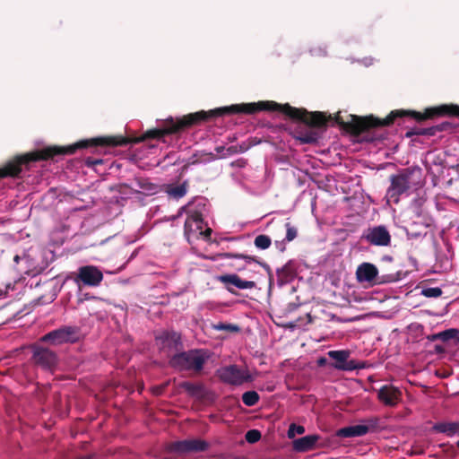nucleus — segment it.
<instances>
[{
    "mask_svg": "<svg viewBox=\"0 0 459 459\" xmlns=\"http://www.w3.org/2000/svg\"><path fill=\"white\" fill-rule=\"evenodd\" d=\"M407 275V272L396 271L395 273H383L378 275L376 265L370 263H363L357 268L356 276L359 282H374L375 284H385L398 281Z\"/></svg>",
    "mask_w": 459,
    "mask_h": 459,
    "instance_id": "nucleus-1",
    "label": "nucleus"
},
{
    "mask_svg": "<svg viewBox=\"0 0 459 459\" xmlns=\"http://www.w3.org/2000/svg\"><path fill=\"white\" fill-rule=\"evenodd\" d=\"M206 357L202 350H191L175 353L169 360V365L178 370L200 371L203 369Z\"/></svg>",
    "mask_w": 459,
    "mask_h": 459,
    "instance_id": "nucleus-2",
    "label": "nucleus"
},
{
    "mask_svg": "<svg viewBox=\"0 0 459 459\" xmlns=\"http://www.w3.org/2000/svg\"><path fill=\"white\" fill-rule=\"evenodd\" d=\"M412 175V170L405 169L397 175L390 176L391 184L386 191V197L389 202L399 203L400 196L405 194L411 187V178Z\"/></svg>",
    "mask_w": 459,
    "mask_h": 459,
    "instance_id": "nucleus-3",
    "label": "nucleus"
},
{
    "mask_svg": "<svg viewBox=\"0 0 459 459\" xmlns=\"http://www.w3.org/2000/svg\"><path fill=\"white\" fill-rule=\"evenodd\" d=\"M82 337V331L78 326L65 325L53 330L40 338V342H49L52 345L74 343Z\"/></svg>",
    "mask_w": 459,
    "mask_h": 459,
    "instance_id": "nucleus-4",
    "label": "nucleus"
},
{
    "mask_svg": "<svg viewBox=\"0 0 459 459\" xmlns=\"http://www.w3.org/2000/svg\"><path fill=\"white\" fill-rule=\"evenodd\" d=\"M209 448V443L201 438H192L171 442L167 445L166 450L169 453L178 455L186 453L204 452Z\"/></svg>",
    "mask_w": 459,
    "mask_h": 459,
    "instance_id": "nucleus-5",
    "label": "nucleus"
},
{
    "mask_svg": "<svg viewBox=\"0 0 459 459\" xmlns=\"http://www.w3.org/2000/svg\"><path fill=\"white\" fill-rule=\"evenodd\" d=\"M220 378L222 382L233 385H240L254 379L247 368H240L237 365L222 368L220 370Z\"/></svg>",
    "mask_w": 459,
    "mask_h": 459,
    "instance_id": "nucleus-6",
    "label": "nucleus"
},
{
    "mask_svg": "<svg viewBox=\"0 0 459 459\" xmlns=\"http://www.w3.org/2000/svg\"><path fill=\"white\" fill-rule=\"evenodd\" d=\"M31 349V359L35 365L50 371L56 367L58 359L54 351L38 344L33 345Z\"/></svg>",
    "mask_w": 459,
    "mask_h": 459,
    "instance_id": "nucleus-7",
    "label": "nucleus"
},
{
    "mask_svg": "<svg viewBox=\"0 0 459 459\" xmlns=\"http://www.w3.org/2000/svg\"><path fill=\"white\" fill-rule=\"evenodd\" d=\"M327 355L334 361L331 366L338 370L352 371L355 369L364 368V363L357 362L350 359L351 351L349 350L329 351Z\"/></svg>",
    "mask_w": 459,
    "mask_h": 459,
    "instance_id": "nucleus-8",
    "label": "nucleus"
},
{
    "mask_svg": "<svg viewBox=\"0 0 459 459\" xmlns=\"http://www.w3.org/2000/svg\"><path fill=\"white\" fill-rule=\"evenodd\" d=\"M361 238L376 247H389L392 242L391 234L384 225L368 228L363 231Z\"/></svg>",
    "mask_w": 459,
    "mask_h": 459,
    "instance_id": "nucleus-9",
    "label": "nucleus"
},
{
    "mask_svg": "<svg viewBox=\"0 0 459 459\" xmlns=\"http://www.w3.org/2000/svg\"><path fill=\"white\" fill-rule=\"evenodd\" d=\"M440 117H459V105L442 104L436 107L427 108L423 112L418 111V122L433 119Z\"/></svg>",
    "mask_w": 459,
    "mask_h": 459,
    "instance_id": "nucleus-10",
    "label": "nucleus"
},
{
    "mask_svg": "<svg viewBox=\"0 0 459 459\" xmlns=\"http://www.w3.org/2000/svg\"><path fill=\"white\" fill-rule=\"evenodd\" d=\"M160 350L170 359L182 349L181 335L176 332H166L160 337Z\"/></svg>",
    "mask_w": 459,
    "mask_h": 459,
    "instance_id": "nucleus-11",
    "label": "nucleus"
},
{
    "mask_svg": "<svg viewBox=\"0 0 459 459\" xmlns=\"http://www.w3.org/2000/svg\"><path fill=\"white\" fill-rule=\"evenodd\" d=\"M216 280L223 283L225 289L231 294H237V291L231 286L239 290L254 289L256 286L255 281L243 280L235 273L218 275Z\"/></svg>",
    "mask_w": 459,
    "mask_h": 459,
    "instance_id": "nucleus-12",
    "label": "nucleus"
},
{
    "mask_svg": "<svg viewBox=\"0 0 459 459\" xmlns=\"http://www.w3.org/2000/svg\"><path fill=\"white\" fill-rule=\"evenodd\" d=\"M77 279L86 286L96 287L102 281L103 273L96 266L84 265L78 269Z\"/></svg>",
    "mask_w": 459,
    "mask_h": 459,
    "instance_id": "nucleus-13",
    "label": "nucleus"
},
{
    "mask_svg": "<svg viewBox=\"0 0 459 459\" xmlns=\"http://www.w3.org/2000/svg\"><path fill=\"white\" fill-rule=\"evenodd\" d=\"M402 391L392 385H385L377 391V399L388 407H395L402 401Z\"/></svg>",
    "mask_w": 459,
    "mask_h": 459,
    "instance_id": "nucleus-14",
    "label": "nucleus"
},
{
    "mask_svg": "<svg viewBox=\"0 0 459 459\" xmlns=\"http://www.w3.org/2000/svg\"><path fill=\"white\" fill-rule=\"evenodd\" d=\"M203 229L204 219L202 213L195 211L188 214L184 225L185 235L189 238L192 233L199 232V234H203Z\"/></svg>",
    "mask_w": 459,
    "mask_h": 459,
    "instance_id": "nucleus-15",
    "label": "nucleus"
},
{
    "mask_svg": "<svg viewBox=\"0 0 459 459\" xmlns=\"http://www.w3.org/2000/svg\"><path fill=\"white\" fill-rule=\"evenodd\" d=\"M319 439L320 436L316 434L302 437L292 442V449L298 453L311 451L316 447V444Z\"/></svg>",
    "mask_w": 459,
    "mask_h": 459,
    "instance_id": "nucleus-16",
    "label": "nucleus"
},
{
    "mask_svg": "<svg viewBox=\"0 0 459 459\" xmlns=\"http://www.w3.org/2000/svg\"><path fill=\"white\" fill-rule=\"evenodd\" d=\"M434 433L445 434L447 437H459V420L457 421H437L431 428Z\"/></svg>",
    "mask_w": 459,
    "mask_h": 459,
    "instance_id": "nucleus-17",
    "label": "nucleus"
},
{
    "mask_svg": "<svg viewBox=\"0 0 459 459\" xmlns=\"http://www.w3.org/2000/svg\"><path fill=\"white\" fill-rule=\"evenodd\" d=\"M282 229H285L286 230L285 238L282 240L274 241L276 247L281 252L285 250L284 242H290L294 240L298 236V229L290 222H285L282 226Z\"/></svg>",
    "mask_w": 459,
    "mask_h": 459,
    "instance_id": "nucleus-18",
    "label": "nucleus"
},
{
    "mask_svg": "<svg viewBox=\"0 0 459 459\" xmlns=\"http://www.w3.org/2000/svg\"><path fill=\"white\" fill-rule=\"evenodd\" d=\"M368 433V428L364 425H354L340 429L337 436L341 437H362Z\"/></svg>",
    "mask_w": 459,
    "mask_h": 459,
    "instance_id": "nucleus-19",
    "label": "nucleus"
},
{
    "mask_svg": "<svg viewBox=\"0 0 459 459\" xmlns=\"http://www.w3.org/2000/svg\"><path fill=\"white\" fill-rule=\"evenodd\" d=\"M188 184L186 181L183 182L181 185L176 186L173 184H169L165 186V193L168 194L170 197L174 199H180L186 195L187 192Z\"/></svg>",
    "mask_w": 459,
    "mask_h": 459,
    "instance_id": "nucleus-20",
    "label": "nucleus"
},
{
    "mask_svg": "<svg viewBox=\"0 0 459 459\" xmlns=\"http://www.w3.org/2000/svg\"><path fill=\"white\" fill-rule=\"evenodd\" d=\"M276 273L280 284H284L290 281L295 275V272L290 264H287L281 268L277 269Z\"/></svg>",
    "mask_w": 459,
    "mask_h": 459,
    "instance_id": "nucleus-21",
    "label": "nucleus"
},
{
    "mask_svg": "<svg viewBox=\"0 0 459 459\" xmlns=\"http://www.w3.org/2000/svg\"><path fill=\"white\" fill-rule=\"evenodd\" d=\"M220 256H221L223 258H241V259H244L247 263L255 262V263L261 264L262 266L266 268L268 270V272H270V267L267 264L259 262L256 259V257L253 256V255H243V254H235V253H223V254H221Z\"/></svg>",
    "mask_w": 459,
    "mask_h": 459,
    "instance_id": "nucleus-22",
    "label": "nucleus"
},
{
    "mask_svg": "<svg viewBox=\"0 0 459 459\" xmlns=\"http://www.w3.org/2000/svg\"><path fill=\"white\" fill-rule=\"evenodd\" d=\"M180 387L192 396L200 394L204 389L202 385L194 384L188 381L181 383Z\"/></svg>",
    "mask_w": 459,
    "mask_h": 459,
    "instance_id": "nucleus-23",
    "label": "nucleus"
},
{
    "mask_svg": "<svg viewBox=\"0 0 459 459\" xmlns=\"http://www.w3.org/2000/svg\"><path fill=\"white\" fill-rule=\"evenodd\" d=\"M212 329L217 331H225L229 333H238L240 332V327L238 325L230 324V323H222L219 322L217 324L212 325Z\"/></svg>",
    "mask_w": 459,
    "mask_h": 459,
    "instance_id": "nucleus-24",
    "label": "nucleus"
},
{
    "mask_svg": "<svg viewBox=\"0 0 459 459\" xmlns=\"http://www.w3.org/2000/svg\"><path fill=\"white\" fill-rule=\"evenodd\" d=\"M260 396L255 391H247L242 394V402L247 406H254L259 402Z\"/></svg>",
    "mask_w": 459,
    "mask_h": 459,
    "instance_id": "nucleus-25",
    "label": "nucleus"
},
{
    "mask_svg": "<svg viewBox=\"0 0 459 459\" xmlns=\"http://www.w3.org/2000/svg\"><path fill=\"white\" fill-rule=\"evenodd\" d=\"M272 244V239L267 235H258L255 238L254 245L256 248L261 250H265L270 247Z\"/></svg>",
    "mask_w": 459,
    "mask_h": 459,
    "instance_id": "nucleus-26",
    "label": "nucleus"
},
{
    "mask_svg": "<svg viewBox=\"0 0 459 459\" xmlns=\"http://www.w3.org/2000/svg\"><path fill=\"white\" fill-rule=\"evenodd\" d=\"M440 340L447 342L451 339H456L459 342V330L455 328H450L439 333Z\"/></svg>",
    "mask_w": 459,
    "mask_h": 459,
    "instance_id": "nucleus-27",
    "label": "nucleus"
},
{
    "mask_svg": "<svg viewBox=\"0 0 459 459\" xmlns=\"http://www.w3.org/2000/svg\"><path fill=\"white\" fill-rule=\"evenodd\" d=\"M414 135L432 136L431 126L428 128L413 127L406 132L405 136L411 138Z\"/></svg>",
    "mask_w": 459,
    "mask_h": 459,
    "instance_id": "nucleus-28",
    "label": "nucleus"
},
{
    "mask_svg": "<svg viewBox=\"0 0 459 459\" xmlns=\"http://www.w3.org/2000/svg\"><path fill=\"white\" fill-rule=\"evenodd\" d=\"M306 431L305 428L301 425H297L295 423H291L289 427V429H288V432H287V436L290 439H292L295 437V436L298 434V435H302L304 434Z\"/></svg>",
    "mask_w": 459,
    "mask_h": 459,
    "instance_id": "nucleus-29",
    "label": "nucleus"
},
{
    "mask_svg": "<svg viewBox=\"0 0 459 459\" xmlns=\"http://www.w3.org/2000/svg\"><path fill=\"white\" fill-rule=\"evenodd\" d=\"M380 422L381 420L378 417H372L366 420V424H364V426L368 428V433L370 431L373 432L381 429Z\"/></svg>",
    "mask_w": 459,
    "mask_h": 459,
    "instance_id": "nucleus-30",
    "label": "nucleus"
},
{
    "mask_svg": "<svg viewBox=\"0 0 459 459\" xmlns=\"http://www.w3.org/2000/svg\"><path fill=\"white\" fill-rule=\"evenodd\" d=\"M262 437L261 432L257 429H250L247 431L245 438L249 444H255L258 442Z\"/></svg>",
    "mask_w": 459,
    "mask_h": 459,
    "instance_id": "nucleus-31",
    "label": "nucleus"
},
{
    "mask_svg": "<svg viewBox=\"0 0 459 459\" xmlns=\"http://www.w3.org/2000/svg\"><path fill=\"white\" fill-rule=\"evenodd\" d=\"M299 141L303 143H313L317 141V134L312 131L301 134L299 137Z\"/></svg>",
    "mask_w": 459,
    "mask_h": 459,
    "instance_id": "nucleus-32",
    "label": "nucleus"
},
{
    "mask_svg": "<svg viewBox=\"0 0 459 459\" xmlns=\"http://www.w3.org/2000/svg\"><path fill=\"white\" fill-rule=\"evenodd\" d=\"M422 294L427 298H438L442 295V290L438 287H429L424 289Z\"/></svg>",
    "mask_w": 459,
    "mask_h": 459,
    "instance_id": "nucleus-33",
    "label": "nucleus"
},
{
    "mask_svg": "<svg viewBox=\"0 0 459 459\" xmlns=\"http://www.w3.org/2000/svg\"><path fill=\"white\" fill-rule=\"evenodd\" d=\"M439 447L442 448L443 452L449 456L455 457L458 454V452H457L458 448L449 443L440 444Z\"/></svg>",
    "mask_w": 459,
    "mask_h": 459,
    "instance_id": "nucleus-34",
    "label": "nucleus"
},
{
    "mask_svg": "<svg viewBox=\"0 0 459 459\" xmlns=\"http://www.w3.org/2000/svg\"><path fill=\"white\" fill-rule=\"evenodd\" d=\"M452 128V124L449 122H443L439 125L431 126L432 136L436 135L437 133L448 131Z\"/></svg>",
    "mask_w": 459,
    "mask_h": 459,
    "instance_id": "nucleus-35",
    "label": "nucleus"
},
{
    "mask_svg": "<svg viewBox=\"0 0 459 459\" xmlns=\"http://www.w3.org/2000/svg\"><path fill=\"white\" fill-rule=\"evenodd\" d=\"M244 152V149L242 147H238V146L232 145V146L226 148V152L224 154H222V157L224 158L226 156L233 155V154H236L238 152Z\"/></svg>",
    "mask_w": 459,
    "mask_h": 459,
    "instance_id": "nucleus-36",
    "label": "nucleus"
},
{
    "mask_svg": "<svg viewBox=\"0 0 459 459\" xmlns=\"http://www.w3.org/2000/svg\"><path fill=\"white\" fill-rule=\"evenodd\" d=\"M102 163H103V160L101 159H94L91 157H88L85 160V165L87 167H94L96 165L102 164Z\"/></svg>",
    "mask_w": 459,
    "mask_h": 459,
    "instance_id": "nucleus-37",
    "label": "nucleus"
},
{
    "mask_svg": "<svg viewBox=\"0 0 459 459\" xmlns=\"http://www.w3.org/2000/svg\"><path fill=\"white\" fill-rule=\"evenodd\" d=\"M137 184L139 186V187L143 188V189H145V190H152V184L150 183H147V182H143V180H138L137 181Z\"/></svg>",
    "mask_w": 459,
    "mask_h": 459,
    "instance_id": "nucleus-38",
    "label": "nucleus"
},
{
    "mask_svg": "<svg viewBox=\"0 0 459 459\" xmlns=\"http://www.w3.org/2000/svg\"><path fill=\"white\" fill-rule=\"evenodd\" d=\"M299 305L296 303H289L287 307L288 312H292L298 308Z\"/></svg>",
    "mask_w": 459,
    "mask_h": 459,
    "instance_id": "nucleus-39",
    "label": "nucleus"
},
{
    "mask_svg": "<svg viewBox=\"0 0 459 459\" xmlns=\"http://www.w3.org/2000/svg\"><path fill=\"white\" fill-rule=\"evenodd\" d=\"M215 151L217 153L221 154L222 156V154H224L226 152V147L224 146H217L215 148Z\"/></svg>",
    "mask_w": 459,
    "mask_h": 459,
    "instance_id": "nucleus-40",
    "label": "nucleus"
},
{
    "mask_svg": "<svg viewBox=\"0 0 459 459\" xmlns=\"http://www.w3.org/2000/svg\"><path fill=\"white\" fill-rule=\"evenodd\" d=\"M326 363H327V359L324 357H321L317 359V365L320 367L326 365Z\"/></svg>",
    "mask_w": 459,
    "mask_h": 459,
    "instance_id": "nucleus-41",
    "label": "nucleus"
},
{
    "mask_svg": "<svg viewBox=\"0 0 459 459\" xmlns=\"http://www.w3.org/2000/svg\"><path fill=\"white\" fill-rule=\"evenodd\" d=\"M428 339H429V341H437V340H440L439 333H435V334H432V335L428 336Z\"/></svg>",
    "mask_w": 459,
    "mask_h": 459,
    "instance_id": "nucleus-42",
    "label": "nucleus"
},
{
    "mask_svg": "<svg viewBox=\"0 0 459 459\" xmlns=\"http://www.w3.org/2000/svg\"><path fill=\"white\" fill-rule=\"evenodd\" d=\"M435 351L437 353H444L445 352V348L441 345H435Z\"/></svg>",
    "mask_w": 459,
    "mask_h": 459,
    "instance_id": "nucleus-43",
    "label": "nucleus"
},
{
    "mask_svg": "<svg viewBox=\"0 0 459 459\" xmlns=\"http://www.w3.org/2000/svg\"><path fill=\"white\" fill-rule=\"evenodd\" d=\"M212 229L207 228L204 231H203L202 235H204L205 238H210L212 235Z\"/></svg>",
    "mask_w": 459,
    "mask_h": 459,
    "instance_id": "nucleus-44",
    "label": "nucleus"
},
{
    "mask_svg": "<svg viewBox=\"0 0 459 459\" xmlns=\"http://www.w3.org/2000/svg\"><path fill=\"white\" fill-rule=\"evenodd\" d=\"M383 260H384V261L392 262V261H393V257H392V256H390V255H385V256L383 257Z\"/></svg>",
    "mask_w": 459,
    "mask_h": 459,
    "instance_id": "nucleus-45",
    "label": "nucleus"
},
{
    "mask_svg": "<svg viewBox=\"0 0 459 459\" xmlns=\"http://www.w3.org/2000/svg\"><path fill=\"white\" fill-rule=\"evenodd\" d=\"M376 139H377V137H375V136L365 137V140L368 142H372V141H375Z\"/></svg>",
    "mask_w": 459,
    "mask_h": 459,
    "instance_id": "nucleus-46",
    "label": "nucleus"
},
{
    "mask_svg": "<svg viewBox=\"0 0 459 459\" xmlns=\"http://www.w3.org/2000/svg\"><path fill=\"white\" fill-rule=\"evenodd\" d=\"M75 459H91V455H82V456H78Z\"/></svg>",
    "mask_w": 459,
    "mask_h": 459,
    "instance_id": "nucleus-47",
    "label": "nucleus"
},
{
    "mask_svg": "<svg viewBox=\"0 0 459 459\" xmlns=\"http://www.w3.org/2000/svg\"><path fill=\"white\" fill-rule=\"evenodd\" d=\"M13 261H14L15 263H19V261H20V256L16 255L14 256V258H13Z\"/></svg>",
    "mask_w": 459,
    "mask_h": 459,
    "instance_id": "nucleus-48",
    "label": "nucleus"
},
{
    "mask_svg": "<svg viewBox=\"0 0 459 459\" xmlns=\"http://www.w3.org/2000/svg\"><path fill=\"white\" fill-rule=\"evenodd\" d=\"M308 321L311 322V316L310 314H307Z\"/></svg>",
    "mask_w": 459,
    "mask_h": 459,
    "instance_id": "nucleus-49",
    "label": "nucleus"
},
{
    "mask_svg": "<svg viewBox=\"0 0 459 459\" xmlns=\"http://www.w3.org/2000/svg\"><path fill=\"white\" fill-rule=\"evenodd\" d=\"M456 447L459 449V440L456 442Z\"/></svg>",
    "mask_w": 459,
    "mask_h": 459,
    "instance_id": "nucleus-50",
    "label": "nucleus"
}]
</instances>
